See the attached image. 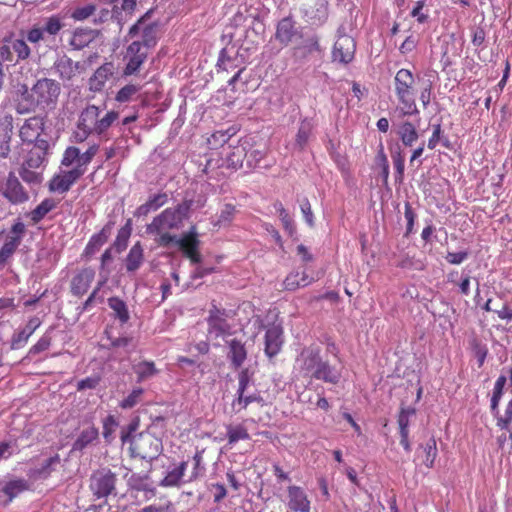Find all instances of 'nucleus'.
<instances>
[{
    "label": "nucleus",
    "instance_id": "nucleus-13",
    "mask_svg": "<svg viewBox=\"0 0 512 512\" xmlns=\"http://www.w3.org/2000/svg\"><path fill=\"white\" fill-rule=\"evenodd\" d=\"M116 476L110 470H98L90 479V489L98 499L107 497L115 489Z\"/></svg>",
    "mask_w": 512,
    "mask_h": 512
},
{
    "label": "nucleus",
    "instance_id": "nucleus-5",
    "mask_svg": "<svg viewBox=\"0 0 512 512\" xmlns=\"http://www.w3.org/2000/svg\"><path fill=\"white\" fill-rule=\"evenodd\" d=\"M252 373L249 369H242L238 374V389L232 401V408L236 413L246 410L252 403L264 406V399L257 390L250 391Z\"/></svg>",
    "mask_w": 512,
    "mask_h": 512
},
{
    "label": "nucleus",
    "instance_id": "nucleus-27",
    "mask_svg": "<svg viewBox=\"0 0 512 512\" xmlns=\"http://www.w3.org/2000/svg\"><path fill=\"white\" fill-rule=\"evenodd\" d=\"M228 358L231 365L238 369L240 368L247 358V350L245 344L239 339H232L228 342Z\"/></svg>",
    "mask_w": 512,
    "mask_h": 512
},
{
    "label": "nucleus",
    "instance_id": "nucleus-14",
    "mask_svg": "<svg viewBox=\"0 0 512 512\" xmlns=\"http://www.w3.org/2000/svg\"><path fill=\"white\" fill-rule=\"evenodd\" d=\"M149 15L147 12L129 29L128 35L133 38L141 32V40H137L139 44L143 45L149 51L150 48L157 44V25L155 23L146 24L145 18Z\"/></svg>",
    "mask_w": 512,
    "mask_h": 512
},
{
    "label": "nucleus",
    "instance_id": "nucleus-35",
    "mask_svg": "<svg viewBox=\"0 0 512 512\" xmlns=\"http://www.w3.org/2000/svg\"><path fill=\"white\" fill-rule=\"evenodd\" d=\"M187 469V462L182 461L177 467L170 470L166 476L160 481L163 487H178L182 482Z\"/></svg>",
    "mask_w": 512,
    "mask_h": 512
},
{
    "label": "nucleus",
    "instance_id": "nucleus-18",
    "mask_svg": "<svg viewBox=\"0 0 512 512\" xmlns=\"http://www.w3.org/2000/svg\"><path fill=\"white\" fill-rule=\"evenodd\" d=\"M82 171L72 168L55 174L48 183L50 192L64 194L82 177Z\"/></svg>",
    "mask_w": 512,
    "mask_h": 512
},
{
    "label": "nucleus",
    "instance_id": "nucleus-49",
    "mask_svg": "<svg viewBox=\"0 0 512 512\" xmlns=\"http://www.w3.org/2000/svg\"><path fill=\"white\" fill-rule=\"evenodd\" d=\"M28 482L24 479L11 480L3 488V492L10 499L17 497L20 493L28 490Z\"/></svg>",
    "mask_w": 512,
    "mask_h": 512
},
{
    "label": "nucleus",
    "instance_id": "nucleus-25",
    "mask_svg": "<svg viewBox=\"0 0 512 512\" xmlns=\"http://www.w3.org/2000/svg\"><path fill=\"white\" fill-rule=\"evenodd\" d=\"M295 25L296 22L291 16L281 19L276 27V40L283 45H288L297 33Z\"/></svg>",
    "mask_w": 512,
    "mask_h": 512
},
{
    "label": "nucleus",
    "instance_id": "nucleus-62",
    "mask_svg": "<svg viewBox=\"0 0 512 512\" xmlns=\"http://www.w3.org/2000/svg\"><path fill=\"white\" fill-rule=\"evenodd\" d=\"M433 85L431 81H426L420 86V101L424 109L428 107L432 99Z\"/></svg>",
    "mask_w": 512,
    "mask_h": 512
},
{
    "label": "nucleus",
    "instance_id": "nucleus-50",
    "mask_svg": "<svg viewBox=\"0 0 512 512\" xmlns=\"http://www.w3.org/2000/svg\"><path fill=\"white\" fill-rule=\"evenodd\" d=\"M140 90L139 84H127L117 92L115 100L119 103L129 102Z\"/></svg>",
    "mask_w": 512,
    "mask_h": 512
},
{
    "label": "nucleus",
    "instance_id": "nucleus-43",
    "mask_svg": "<svg viewBox=\"0 0 512 512\" xmlns=\"http://www.w3.org/2000/svg\"><path fill=\"white\" fill-rule=\"evenodd\" d=\"M111 74V69L107 65L99 67L89 80L90 89L95 92L101 91Z\"/></svg>",
    "mask_w": 512,
    "mask_h": 512
},
{
    "label": "nucleus",
    "instance_id": "nucleus-55",
    "mask_svg": "<svg viewBox=\"0 0 512 512\" xmlns=\"http://www.w3.org/2000/svg\"><path fill=\"white\" fill-rule=\"evenodd\" d=\"M96 11V5L87 4L82 7H76L72 13L71 18L75 21H84L91 17Z\"/></svg>",
    "mask_w": 512,
    "mask_h": 512
},
{
    "label": "nucleus",
    "instance_id": "nucleus-29",
    "mask_svg": "<svg viewBox=\"0 0 512 512\" xmlns=\"http://www.w3.org/2000/svg\"><path fill=\"white\" fill-rule=\"evenodd\" d=\"M246 145V162L249 168H255L260 161L267 155L265 144H251L248 141L243 142Z\"/></svg>",
    "mask_w": 512,
    "mask_h": 512
},
{
    "label": "nucleus",
    "instance_id": "nucleus-10",
    "mask_svg": "<svg viewBox=\"0 0 512 512\" xmlns=\"http://www.w3.org/2000/svg\"><path fill=\"white\" fill-rule=\"evenodd\" d=\"M100 150V145L97 143L91 144L84 152L81 153L80 149L76 146H69L65 149L61 164L65 167H70L76 163L77 170L82 171V175L85 174L87 165L91 163L93 158Z\"/></svg>",
    "mask_w": 512,
    "mask_h": 512
},
{
    "label": "nucleus",
    "instance_id": "nucleus-56",
    "mask_svg": "<svg viewBox=\"0 0 512 512\" xmlns=\"http://www.w3.org/2000/svg\"><path fill=\"white\" fill-rule=\"evenodd\" d=\"M416 410L412 407L402 408L398 415L399 433L409 432V418L415 415Z\"/></svg>",
    "mask_w": 512,
    "mask_h": 512
},
{
    "label": "nucleus",
    "instance_id": "nucleus-34",
    "mask_svg": "<svg viewBox=\"0 0 512 512\" xmlns=\"http://www.w3.org/2000/svg\"><path fill=\"white\" fill-rule=\"evenodd\" d=\"M94 39V32L90 28H77L69 41V44L76 50L88 46Z\"/></svg>",
    "mask_w": 512,
    "mask_h": 512
},
{
    "label": "nucleus",
    "instance_id": "nucleus-22",
    "mask_svg": "<svg viewBox=\"0 0 512 512\" xmlns=\"http://www.w3.org/2000/svg\"><path fill=\"white\" fill-rule=\"evenodd\" d=\"M283 330L280 326L272 325L270 326L265 333V354L272 358L276 356L283 344Z\"/></svg>",
    "mask_w": 512,
    "mask_h": 512
},
{
    "label": "nucleus",
    "instance_id": "nucleus-8",
    "mask_svg": "<svg viewBox=\"0 0 512 512\" xmlns=\"http://www.w3.org/2000/svg\"><path fill=\"white\" fill-rule=\"evenodd\" d=\"M100 109L95 105H88L80 113L76 130L72 134L73 142L83 143L92 134L97 135L98 117Z\"/></svg>",
    "mask_w": 512,
    "mask_h": 512
},
{
    "label": "nucleus",
    "instance_id": "nucleus-31",
    "mask_svg": "<svg viewBox=\"0 0 512 512\" xmlns=\"http://www.w3.org/2000/svg\"><path fill=\"white\" fill-rule=\"evenodd\" d=\"M109 308L113 311V317L117 319L121 325L126 324L130 319V313L124 300L117 296L108 298Z\"/></svg>",
    "mask_w": 512,
    "mask_h": 512
},
{
    "label": "nucleus",
    "instance_id": "nucleus-17",
    "mask_svg": "<svg viewBox=\"0 0 512 512\" xmlns=\"http://www.w3.org/2000/svg\"><path fill=\"white\" fill-rule=\"evenodd\" d=\"M45 128V118L42 116H32L26 119L19 129V137L24 143L37 144V141H47L41 138Z\"/></svg>",
    "mask_w": 512,
    "mask_h": 512
},
{
    "label": "nucleus",
    "instance_id": "nucleus-11",
    "mask_svg": "<svg viewBox=\"0 0 512 512\" xmlns=\"http://www.w3.org/2000/svg\"><path fill=\"white\" fill-rule=\"evenodd\" d=\"M208 333L214 334L216 338L225 337L231 334L232 326L228 322V312L219 308L215 302L211 303L207 317Z\"/></svg>",
    "mask_w": 512,
    "mask_h": 512
},
{
    "label": "nucleus",
    "instance_id": "nucleus-6",
    "mask_svg": "<svg viewBox=\"0 0 512 512\" xmlns=\"http://www.w3.org/2000/svg\"><path fill=\"white\" fill-rule=\"evenodd\" d=\"M26 235V225L16 219L7 232H0L3 244L0 248V266H5L15 254Z\"/></svg>",
    "mask_w": 512,
    "mask_h": 512
},
{
    "label": "nucleus",
    "instance_id": "nucleus-48",
    "mask_svg": "<svg viewBox=\"0 0 512 512\" xmlns=\"http://www.w3.org/2000/svg\"><path fill=\"white\" fill-rule=\"evenodd\" d=\"M119 426V422L114 415H108L102 421V435L107 443H111L115 436V432Z\"/></svg>",
    "mask_w": 512,
    "mask_h": 512
},
{
    "label": "nucleus",
    "instance_id": "nucleus-23",
    "mask_svg": "<svg viewBox=\"0 0 512 512\" xmlns=\"http://www.w3.org/2000/svg\"><path fill=\"white\" fill-rule=\"evenodd\" d=\"M59 204L58 200L54 198L43 199L34 209L26 213V218L29 219L31 225L40 223L51 211H53Z\"/></svg>",
    "mask_w": 512,
    "mask_h": 512
},
{
    "label": "nucleus",
    "instance_id": "nucleus-28",
    "mask_svg": "<svg viewBox=\"0 0 512 512\" xmlns=\"http://www.w3.org/2000/svg\"><path fill=\"white\" fill-rule=\"evenodd\" d=\"M55 69L62 80H71L79 73L80 63L63 56L55 63Z\"/></svg>",
    "mask_w": 512,
    "mask_h": 512
},
{
    "label": "nucleus",
    "instance_id": "nucleus-64",
    "mask_svg": "<svg viewBox=\"0 0 512 512\" xmlns=\"http://www.w3.org/2000/svg\"><path fill=\"white\" fill-rule=\"evenodd\" d=\"M512 423V399L507 403L504 414L497 417V426L501 429H508Z\"/></svg>",
    "mask_w": 512,
    "mask_h": 512
},
{
    "label": "nucleus",
    "instance_id": "nucleus-59",
    "mask_svg": "<svg viewBox=\"0 0 512 512\" xmlns=\"http://www.w3.org/2000/svg\"><path fill=\"white\" fill-rule=\"evenodd\" d=\"M7 119V123H8V132L6 133L3 141L0 143V158H7L10 151H11V148H10V143H11V139H12V129H13V125H12V117L11 116H8L6 117Z\"/></svg>",
    "mask_w": 512,
    "mask_h": 512
},
{
    "label": "nucleus",
    "instance_id": "nucleus-47",
    "mask_svg": "<svg viewBox=\"0 0 512 512\" xmlns=\"http://www.w3.org/2000/svg\"><path fill=\"white\" fill-rule=\"evenodd\" d=\"M137 512H176L175 504L166 496H161L158 503H153Z\"/></svg>",
    "mask_w": 512,
    "mask_h": 512
},
{
    "label": "nucleus",
    "instance_id": "nucleus-12",
    "mask_svg": "<svg viewBox=\"0 0 512 512\" xmlns=\"http://www.w3.org/2000/svg\"><path fill=\"white\" fill-rule=\"evenodd\" d=\"M147 57L148 51L146 48H143V45L139 44L138 41H133L128 45L124 55V61L126 64L123 69V75L131 76L138 73Z\"/></svg>",
    "mask_w": 512,
    "mask_h": 512
},
{
    "label": "nucleus",
    "instance_id": "nucleus-57",
    "mask_svg": "<svg viewBox=\"0 0 512 512\" xmlns=\"http://www.w3.org/2000/svg\"><path fill=\"white\" fill-rule=\"evenodd\" d=\"M143 393H144V390L142 388H135V389H133L129 393V395L127 397H125L120 402L119 406L122 409H131V408H133L134 406H136L139 403Z\"/></svg>",
    "mask_w": 512,
    "mask_h": 512
},
{
    "label": "nucleus",
    "instance_id": "nucleus-39",
    "mask_svg": "<svg viewBox=\"0 0 512 512\" xmlns=\"http://www.w3.org/2000/svg\"><path fill=\"white\" fill-rule=\"evenodd\" d=\"M60 462L59 454H55L48 458L40 468L31 470L29 476L33 478H48Z\"/></svg>",
    "mask_w": 512,
    "mask_h": 512
},
{
    "label": "nucleus",
    "instance_id": "nucleus-4",
    "mask_svg": "<svg viewBox=\"0 0 512 512\" xmlns=\"http://www.w3.org/2000/svg\"><path fill=\"white\" fill-rule=\"evenodd\" d=\"M393 90L397 99V110L401 116H412L419 113L416 104V79L413 72L402 68L393 80Z\"/></svg>",
    "mask_w": 512,
    "mask_h": 512
},
{
    "label": "nucleus",
    "instance_id": "nucleus-44",
    "mask_svg": "<svg viewBox=\"0 0 512 512\" xmlns=\"http://www.w3.org/2000/svg\"><path fill=\"white\" fill-rule=\"evenodd\" d=\"M99 437V431L95 426H90L81 431L80 435L74 442L75 450H83L88 445L96 441Z\"/></svg>",
    "mask_w": 512,
    "mask_h": 512
},
{
    "label": "nucleus",
    "instance_id": "nucleus-7",
    "mask_svg": "<svg viewBox=\"0 0 512 512\" xmlns=\"http://www.w3.org/2000/svg\"><path fill=\"white\" fill-rule=\"evenodd\" d=\"M1 199L15 206L25 204L30 199L28 190L13 171H10L6 177L0 175V200Z\"/></svg>",
    "mask_w": 512,
    "mask_h": 512
},
{
    "label": "nucleus",
    "instance_id": "nucleus-54",
    "mask_svg": "<svg viewBox=\"0 0 512 512\" xmlns=\"http://www.w3.org/2000/svg\"><path fill=\"white\" fill-rule=\"evenodd\" d=\"M33 167L22 165L19 170L21 179L29 184H39L42 181V175L39 172L33 170Z\"/></svg>",
    "mask_w": 512,
    "mask_h": 512
},
{
    "label": "nucleus",
    "instance_id": "nucleus-1",
    "mask_svg": "<svg viewBox=\"0 0 512 512\" xmlns=\"http://www.w3.org/2000/svg\"><path fill=\"white\" fill-rule=\"evenodd\" d=\"M295 369L301 377L310 381L321 380L325 383L338 384L341 379L340 371L323 359L318 346L303 348L296 358Z\"/></svg>",
    "mask_w": 512,
    "mask_h": 512
},
{
    "label": "nucleus",
    "instance_id": "nucleus-20",
    "mask_svg": "<svg viewBox=\"0 0 512 512\" xmlns=\"http://www.w3.org/2000/svg\"><path fill=\"white\" fill-rule=\"evenodd\" d=\"M287 506L292 512H310L311 501L304 489L297 485H290L287 488Z\"/></svg>",
    "mask_w": 512,
    "mask_h": 512
},
{
    "label": "nucleus",
    "instance_id": "nucleus-40",
    "mask_svg": "<svg viewBox=\"0 0 512 512\" xmlns=\"http://www.w3.org/2000/svg\"><path fill=\"white\" fill-rule=\"evenodd\" d=\"M226 437L229 445H234L237 442L243 440H249L250 434L248 429L243 423L236 425H228L226 428Z\"/></svg>",
    "mask_w": 512,
    "mask_h": 512
},
{
    "label": "nucleus",
    "instance_id": "nucleus-41",
    "mask_svg": "<svg viewBox=\"0 0 512 512\" xmlns=\"http://www.w3.org/2000/svg\"><path fill=\"white\" fill-rule=\"evenodd\" d=\"M398 136L407 147L413 146L419 137L416 127L409 121H405L399 126Z\"/></svg>",
    "mask_w": 512,
    "mask_h": 512
},
{
    "label": "nucleus",
    "instance_id": "nucleus-37",
    "mask_svg": "<svg viewBox=\"0 0 512 512\" xmlns=\"http://www.w3.org/2000/svg\"><path fill=\"white\" fill-rule=\"evenodd\" d=\"M144 260L143 248L140 242L135 243L127 257H126V269L128 272H134L140 268Z\"/></svg>",
    "mask_w": 512,
    "mask_h": 512
},
{
    "label": "nucleus",
    "instance_id": "nucleus-63",
    "mask_svg": "<svg viewBox=\"0 0 512 512\" xmlns=\"http://www.w3.org/2000/svg\"><path fill=\"white\" fill-rule=\"evenodd\" d=\"M29 338L30 335L27 334L24 329L15 332L11 338V349L18 350L24 347L27 344Z\"/></svg>",
    "mask_w": 512,
    "mask_h": 512
},
{
    "label": "nucleus",
    "instance_id": "nucleus-46",
    "mask_svg": "<svg viewBox=\"0 0 512 512\" xmlns=\"http://www.w3.org/2000/svg\"><path fill=\"white\" fill-rule=\"evenodd\" d=\"M9 42L17 63L27 60L30 57L31 49L25 40L9 38Z\"/></svg>",
    "mask_w": 512,
    "mask_h": 512
},
{
    "label": "nucleus",
    "instance_id": "nucleus-30",
    "mask_svg": "<svg viewBox=\"0 0 512 512\" xmlns=\"http://www.w3.org/2000/svg\"><path fill=\"white\" fill-rule=\"evenodd\" d=\"M168 201L166 193H158L150 197L144 204L140 205L134 215L136 217H143L148 215L151 211H156L160 207L164 206Z\"/></svg>",
    "mask_w": 512,
    "mask_h": 512
},
{
    "label": "nucleus",
    "instance_id": "nucleus-21",
    "mask_svg": "<svg viewBox=\"0 0 512 512\" xmlns=\"http://www.w3.org/2000/svg\"><path fill=\"white\" fill-rule=\"evenodd\" d=\"M95 278V270L91 267L80 269L71 279L70 291L76 297H82L87 293Z\"/></svg>",
    "mask_w": 512,
    "mask_h": 512
},
{
    "label": "nucleus",
    "instance_id": "nucleus-61",
    "mask_svg": "<svg viewBox=\"0 0 512 512\" xmlns=\"http://www.w3.org/2000/svg\"><path fill=\"white\" fill-rule=\"evenodd\" d=\"M0 61L1 63L4 61L17 64L9 39L7 38L4 39L3 43L0 45Z\"/></svg>",
    "mask_w": 512,
    "mask_h": 512
},
{
    "label": "nucleus",
    "instance_id": "nucleus-60",
    "mask_svg": "<svg viewBox=\"0 0 512 512\" xmlns=\"http://www.w3.org/2000/svg\"><path fill=\"white\" fill-rule=\"evenodd\" d=\"M472 351L477 359L478 367L481 368L488 355V348L486 345L474 339L471 343Z\"/></svg>",
    "mask_w": 512,
    "mask_h": 512
},
{
    "label": "nucleus",
    "instance_id": "nucleus-24",
    "mask_svg": "<svg viewBox=\"0 0 512 512\" xmlns=\"http://www.w3.org/2000/svg\"><path fill=\"white\" fill-rule=\"evenodd\" d=\"M127 483L131 490L144 492L146 500H150L156 495V489L150 482L148 475L132 473L128 478Z\"/></svg>",
    "mask_w": 512,
    "mask_h": 512
},
{
    "label": "nucleus",
    "instance_id": "nucleus-45",
    "mask_svg": "<svg viewBox=\"0 0 512 512\" xmlns=\"http://www.w3.org/2000/svg\"><path fill=\"white\" fill-rule=\"evenodd\" d=\"M506 381H507V377L504 375H500L495 381L493 393H492V397H491V405H490L491 411L494 414L499 413L498 407H499L501 398L503 396V391H504Z\"/></svg>",
    "mask_w": 512,
    "mask_h": 512
},
{
    "label": "nucleus",
    "instance_id": "nucleus-38",
    "mask_svg": "<svg viewBox=\"0 0 512 512\" xmlns=\"http://www.w3.org/2000/svg\"><path fill=\"white\" fill-rule=\"evenodd\" d=\"M313 132V124L312 122L305 118L300 122L298 131L296 133L295 137V146L302 151L306 145L308 144V141L312 135Z\"/></svg>",
    "mask_w": 512,
    "mask_h": 512
},
{
    "label": "nucleus",
    "instance_id": "nucleus-58",
    "mask_svg": "<svg viewBox=\"0 0 512 512\" xmlns=\"http://www.w3.org/2000/svg\"><path fill=\"white\" fill-rule=\"evenodd\" d=\"M131 231V220L129 219L127 223L119 229L114 245L120 249L126 248Z\"/></svg>",
    "mask_w": 512,
    "mask_h": 512
},
{
    "label": "nucleus",
    "instance_id": "nucleus-42",
    "mask_svg": "<svg viewBox=\"0 0 512 512\" xmlns=\"http://www.w3.org/2000/svg\"><path fill=\"white\" fill-rule=\"evenodd\" d=\"M133 371L137 376V382H143L159 373L153 361H141L133 366Z\"/></svg>",
    "mask_w": 512,
    "mask_h": 512
},
{
    "label": "nucleus",
    "instance_id": "nucleus-15",
    "mask_svg": "<svg viewBox=\"0 0 512 512\" xmlns=\"http://www.w3.org/2000/svg\"><path fill=\"white\" fill-rule=\"evenodd\" d=\"M355 52L356 42L354 38L347 34H340L332 49V60L347 65L353 61Z\"/></svg>",
    "mask_w": 512,
    "mask_h": 512
},
{
    "label": "nucleus",
    "instance_id": "nucleus-53",
    "mask_svg": "<svg viewBox=\"0 0 512 512\" xmlns=\"http://www.w3.org/2000/svg\"><path fill=\"white\" fill-rule=\"evenodd\" d=\"M236 213H237V210H236L235 205H233L231 203L225 204L223 206V208L221 209V212L218 216V220L215 223V225H218V226L229 225L233 221Z\"/></svg>",
    "mask_w": 512,
    "mask_h": 512
},
{
    "label": "nucleus",
    "instance_id": "nucleus-9",
    "mask_svg": "<svg viewBox=\"0 0 512 512\" xmlns=\"http://www.w3.org/2000/svg\"><path fill=\"white\" fill-rule=\"evenodd\" d=\"M64 27L62 17L59 15H51L43 18V20L34 24L26 33V39L32 44L45 40L46 36L55 37Z\"/></svg>",
    "mask_w": 512,
    "mask_h": 512
},
{
    "label": "nucleus",
    "instance_id": "nucleus-33",
    "mask_svg": "<svg viewBox=\"0 0 512 512\" xmlns=\"http://www.w3.org/2000/svg\"><path fill=\"white\" fill-rule=\"evenodd\" d=\"M312 278L306 271H296L288 274L283 282L285 290L294 291L300 287H305L312 282Z\"/></svg>",
    "mask_w": 512,
    "mask_h": 512
},
{
    "label": "nucleus",
    "instance_id": "nucleus-19",
    "mask_svg": "<svg viewBox=\"0 0 512 512\" xmlns=\"http://www.w3.org/2000/svg\"><path fill=\"white\" fill-rule=\"evenodd\" d=\"M176 244L182 254L192 263L197 264L201 262V254L199 252L200 241L196 232L190 231L185 233L176 241Z\"/></svg>",
    "mask_w": 512,
    "mask_h": 512
},
{
    "label": "nucleus",
    "instance_id": "nucleus-3",
    "mask_svg": "<svg viewBox=\"0 0 512 512\" xmlns=\"http://www.w3.org/2000/svg\"><path fill=\"white\" fill-rule=\"evenodd\" d=\"M136 428L137 423H130L126 430L121 431L122 444L129 442V451L132 457L156 459L163 449L162 440L148 431L132 435Z\"/></svg>",
    "mask_w": 512,
    "mask_h": 512
},
{
    "label": "nucleus",
    "instance_id": "nucleus-16",
    "mask_svg": "<svg viewBox=\"0 0 512 512\" xmlns=\"http://www.w3.org/2000/svg\"><path fill=\"white\" fill-rule=\"evenodd\" d=\"M181 222L179 209L167 208L147 225V233H161L177 228Z\"/></svg>",
    "mask_w": 512,
    "mask_h": 512
},
{
    "label": "nucleus",
    "instance_id": "nucleus-36",
    "mask_svg": "<svg viewBox=\"0 0 512 512\" xmlns=\"http://www.w3.org/2000/svg\"><path fill=\"white\" fill-rule=\"evenodd\" d=\"M246 145L244 143L229 147V152L226 153L227 166L233 169L240 168L246 160Z\"/></svg>",
    "mask_w": 512,
    "mask_h": 512
},
{
    "label": "nucleus",
    "instance_id": "nucleus-51",
    "mask_svg": "<svg viewBox=\"0 0 512 512\" xmlns=\"http://www.w3.org/2000/svg\"><path fill=\"white\" fill-rule=\"evenodd\" d=\"M425 458L423 460L424 465L427 468H432L437 457V446L434 437H431L428 442L423 446Z\"/></svg>",
    "mask_w": 512,
    "mask_h": 512
},
{
    "label": "nucleus",
    "instance_id": "nucleus-26",
    "mask_svg": "<svg viewBox=\"0 0 512 512\" xmlns=\"http://www.w3.org/2000/svg\"><path fill=\"white\" fill-rule=\"evenodd\" d=\"M50 144L48 141H37L34 147L28 152L23 165L39 168L46 159Z\"/></svg>",
    "mask_w": 512,
    "mask_h": 512
},
{
    "label": "nucleus",
    "instance_id": "nucleus-32",
    "mask_svg": "<svg viewBox=\"0 0 512 512\" xmlns=\"http://www.w3.org/2000/svg\"><path fill=\"white\" fill-rule=\"evenodd\" d=\"M113 226H114V222H108L102 229L99 233L93 235L86 248H85V251L87 254H93L95 253L97 250H99V248L105 244L111 234V231L113 229Z\"/></svg>",
    "mask_w": 512,
    "mask_h": 512
},
{
    "label": "nucleus",
    "instance_id": "nucleus-52",
    "mask_svg": "<svg viewBox=\"0 0 512 512\" xmlns=\"http://www.w3.org/2000/svg\"><path fill=\"white\" fill-rule=\"evenodd\" d=\"M119 113L117 111H109L103 117H98L97 135L105 133L112 124L118 119Z\"/></svg>",
    "mask_w": 512,
    "mask_h": 512
},
{
    "label": "nucleus",
    "instance_id": "nucleus-2",
    "mask_svg": "<svg viewBox=\"0 0 512 512\" xmlns=\"http://www.w3.org/2000/svg\"><path fill=\"white\" fill-rule=\"evenodd\" d=\"M61 92L59 82L54 79L41 78L32 86L30 92H27L26 99L29 100V106L18 104L16 111L19 114H26L36 108L42 110H52L56 107Z\"/></svg>",
    "mask_w": 512,
    "mask_h": 512
}]
</instances>
